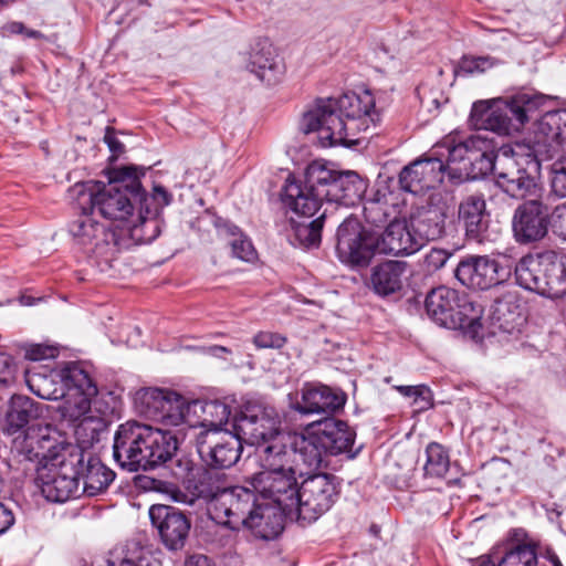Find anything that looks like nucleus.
Segmentation results:
<instances>
[{
	"label": "nucleus",
	"instance_id": "nucleus-54",
	"mask_svg": "<svg viewBox=\"0 0 566 566\" xmlns=\"http://www.w3.org/2000/svg\"><path fill=\"white\" fill-rule=\"evenodd\" d=\"M286 343V338L277 333L259 332L253 337V344L258 349L282 348Z\"/></svg>",
	"mask_w": 566,
	"mask_h": 566
},
{
	"label": "nucleus",
	"instance_id": "nucleus-64",
	"mask_svg": "<svg viewBox=\"0 0 566 566\" xmlns=\"http://www.w3.org/2000/svg\"><path fill=\"white\" fill-rule=\"evenodd\" d=\"M209 352L211 355L216 356V357H223V354H230L231 350L227 347H223V346H212L209 348Z\"/></svg>",
	"mask_w": 566,
	"mask_h": 566
},
{
	"label": "nucleus",
	"instance_id": "nucleus-26",
	"mask_svg": "<svg viewBox=\"0 0 566 566\" xmlns=\"http://www.w3.org/2000/svg\"><path fill=\"white\" fill-rule=\"evenodd\" d=\"M189 408L192 419H195L193 428L190 429V438L195 440L200 431H208L212 437L219 434L231 416L230 406L221 400H193Z\"/></svg>",
	"mask_w": 566,
	"mask_h": 566
},
{
	"label": "nucleus",
	"instance_id": "nucleus-15",
	"mask_svg": "<svg viewBox=\"0 0 566 566\" xmlns=\"http://www.w3.org/2000/svg\"><path fill=\"white\" fill-rule=\"evenodd\" d=\"M336 251L344 263L367 265L377 252L375 232L365 230L356 220H345L337 230Z\"/></svg>",
	"mask_w": 566,
	"mask_h": 566
},
{
	"label": "nucleus",
	"instance_id": "nucleus-13",
	"mask_svg": "<svg viewBox=\"0 0 566 566\" xmlns=\"http://www.w3.org/2000/svg\"><path fill=\"white\" fill-rule=\"evenodd\" d=\"M258 505L253 491L243 486L224 488L216 499L208 514L216 523L231 530L245 527L251 523Z\"/></svg>",
	"mask_w": 566,
	"mask_h": 566
},
{
	"label": "nucleus",
	"instance_id": "nucleus-8",
	"mask_svg": "<svg viewBox=\"0 0 566 566\" xmlns=\"http://www.w3.org/2000/svg\"><path fill=\"white\" fill-rule=\"evenodd\" d=\"M71 443L61 440L50 426L32 424L15 434L10 446V463L23 472L35 471L61 457Z\"/></svg>",
	"mask_w": 566,
	"mask_h": 566
},
{
	"label": "nucleus",
	"instance_id": "nucleus-22",
	"mask_svg": "<svg viewBox=\"0 0 566 566\" xmlns=\"http://www.w3.org/2000/svg\"><path fill=\"white\" fill-rule=\"evenodd\" d=\"M233 436L250 446L263 447L276 434L282 433L279 430V421L269 416L263 410H247L234 418L232 424Z\"/></svg>",
	"mask_w": 566,
	"mask_h": 566
},
{
	"label": "nucleus",
	"instance_id": "nucleus-30",
	"mask_svg": "<svg viewBox=\"0 0 566 566\" xmlns=\"http://www.w3.org/2000/svg\"><path fill=\"white\" fill-rule=\"evenodd\" d=\"M327 454H340L350 451L355 432L347 426L346 422L335 419L325 418L322 421L312 423L310 426Z\"/></svg>",
	"mask_w": 566,
	"mask_h": 566
},
{
	"label": "nucleus",
	"instance_id": "nucleus-16",
	"mask_svg": "<svg viewBox=\"0 0 566 566\" xmlns=\"http://www.w3.org/2000/svg\"><path fill=\"white\" fill-rule=\"evenodd\" d=\"M549 226L547 207L539 200H527L520 205L512 218V230L516 242L533 243L546 237Z\"/></svg>",
	"mask_w": 566,
	"mask_h": 566
},
{
	"label": "nucleus",
	"instance_id": "nucleus-41",
	"mask_svg": "<svg viewBox=\"0 0 566 566\" xmlns=\"http://www.w3.org/2000/svg\"><path fill=\"white\" fill-rule=\"evenodd\" d=\"M135 244H146L154 241L160 233L159 220L139 213L135 221L127 219L120 229Z\"/></svg>",
	"mask_w": 566,
	"mask_h": 566
},
{
	"label": "nucleus",
	"instance_id": "nucleus-58",
	"mask_svg": "<svg viewBox=\"0 0 566 566\" xmlns=\"http://www.w3.org/2000/svg\"><path fill=\"white\" fill-rule=\"evenodd\" d=\"M104 142L107 144L114 157H118L125 150L123 143L116 137L114 129L111 127L106 128Z\"/></svg>",
	"mask_w": 566,
	"mask_h": 566
},
{
	"label": "nucleus",
	"instance_id": "nucleus-43",
	"mask_svg": "<svg viewBox=\"0 0 566 566\" xmlns=\"http://www.w3.org/2000/svg\"><path fill=\"white\" fill-rule=\"evenodd\" d=\"M169 390L170 389L151 387L137 390L134 396V407L136 411L146 418L158 421L163 403L167 397L166 394H168Z\"/></svg>",
	"mask_w": 566,
	"mask_h": 566
},
{
	"label": "nucleus",
	"instance_id": "nucleus-34",
	"mask_svg": "<svg viewBox=\"0 0 566 566\" xmlns=\"http://www.w3.org/2000/svg\"><path fill=\"white\" fill-rule=\"evenodd\" d=\"M409 226L421 249L428 241L442 237L444 233L446 214L439 208H420L411 214Z\"/></svg>",
	"mask_w": 566,
	"mask_h": 566
},
{
	"label": "nucleus",
	"instance_id": "nucleus-55",
	"mask_svg": "<svg viewBox=\"0 0 566 566\" xmlns=\"http://www.w3.org/2000/svg\"><path fill=\"white\" fill-rule=\"evenodd\" d=\"M57 356V348L50 345L33 344L25 348L24 357L28 360L40 361Z\"/></svg>",
	"mask_w": 566,
	"mask_h": 566
},
{
	"label": "nucleus",
	"instance_id": "nucleus-53",
	"mask_svg": "<svg viewBox=\"0 0 566 566\" xmlns=\"http://www.w3.org/2000/svg\"><path fill=\"white\" fill-rule=\"evenodd\" d=\"M111 399L113 398L109 395L98 396V391L95 396L90 397V413L101 416L105 426H107V418L114 412V407L108 401Z\"/></svg>",
	"mask_w": 566,
	"mask_h": 566
},
{
	"label": "nucleus",
	"instance_id": "nucleus-32",
	"mask_svg": "<svg viewBox=\"0 0 566 566\" xmlns=\"http://www.w3.org/2000/svg\"><path fill=\"white\" fill-rule=\"evenodd\" d=\"M343 392L327 386H306L302 392V401L297 410L302 413H333L345 405Z\"/></svg>",
	"mask_w": 566,
	"mask_h": 566
},
{
	"label": "nucleus",
	"instance_id": "nucleus-25",
	"mask_svg": "<svg viewBox=\"0 0 566 566\" xmlns=\"http://www.w3.org/2000/svg\"><path fill=\"white\" fill-rule=\"evenodd\" d=\"M247 69L268 85L279 83L285 73L283 61L268 41L256 42L247 53Z\"/></svg>",
	"mask_w": 566,
	"mask_h": 566
},
{
	"label": "nucleus",
	"instance_id": "nucleus-56",
	"mask_svg": "<svg viewBox=\"0 0 566 566\" xmlns=\"http://www.w3.org/2000/svg\"><path fill=\"white\" fill-rule=\"evenodd\" d=\"M17 365L13 358L0 352V386H8L14 382Z\"/></svg>",
	"mask_w": 566,
	"mask_h": 566
},
{
	"label": "nucleus",
	"instance_id": "nucleus-45",
	"mask_svg": "<svg viewBox=\"0 0 566 566\" xmlns=\"http://www.w3.org/2000/svg\"><path fill=\"white\" fill-rule=\"evenodd\" d=\"M499 566H538L536 547L533 544H518L507 551Z\"/></svg>",
	"mask_w": 566,
	"mask_h": 566
},
{
	"label": "nucleus",
	"instance_id": "nucleus-37",
	"mask_svg": "<svg viewBox=\"0 0 566 566\" xmlns=\"http://www.w3.org/2000/svg\"><path fill=\"white\" fill-rule=\"evenodd\" d=\"M290 444L293 459H297L307 474L322 467L327 452L311 427L307 428L305 434L291 438Z\"/></svg>",
	"mask_w": 566,
	"mask_h": 566
},
{
	"label": "nucleus",
	"instance_id": "nucleus-10",
	"mask_svg": "<svg viewBox=\"0 0 566 566\" xmlns=\"http://www.w3.org/2000/svg\"><path fill=\"white\" fill-rule=\"evenodd\" d=\"M424 306L428 315L440 326L452 329L481 326V307L457 290L447 286L431 290Z\"/></svg>",
	"mask_w": 566,
	"mask_h": 566
},
{
	"label": "nucleus",
	"instance_id": "nucleus-61",
	"mask_svg": "<svg viewBox=\"0 0 566 566\" xmlns=\"http://www.w3.org/2000/svg\"><path fill=\"white\" fill-rule=\"evenodd\" d=\"M182 566H214L209 557L202 554H192L188 556Z\"/></svg>",
	"mask_w": 566,
	"mask_h": 566
},
{
	"label": "nucleus",
	"instance_id": "nucleus-63",
	"mask_svg": "<svg viewBox=\"0 0 566 566\" xmlns=\"http://www.w3.org/2000/svg\"><path fill=\"white\" fill-rule=\"evenodd\" d=\"M3 33L6 34H23L25 31V25L19 21H12L3 25Z\"/></svg>",
	"mask_w": 566,
	"mask_h": 566
},
{
	"label": "nucleus",
	"instance_id": "nucleus-24",
	"mask_svg": "<svg viewBox=\"0 0 566 566\" xmlns=\"http://www.w3.org/2000/svg\"><path fill=\"white\" fill-rule=\"evenodd\" d=\"M67 450L71 453H80L82 455L83 461L76 468L78 483L81 484L82 482L81 494L96 496L104 493L114 481L115 472L90 451H84L72 444H70Z\"/></svg>",
	"mask_w": 566,
	"mask_h": 566
},
{
	"label": "nucleus",
	"instance_id": "nucleus-47",
	"mask_svg": "<svg viewBox=\"0 0 566 566\" xmlns=\"http://www.w3.org/2000/svg\"><path fill=\"white\" fill-rule=\"evenodd\" d=\"M325 214L323 213L321 217L312 220L307 224L300 223L295 227V237L298 242L306 247L313 248L318 247L321 243V233L324 224Z\"/></svg>",
	"mask_w": 566,
	"mask_h": 566
},
{
	"label": "nucleus",
	"instance_id": "nucleus-4",
	"mask_svg": "<svg viewBox=\"0 0 566 566\" xmlns=\"http://www.w3.org/2000/svg\"><path fill=\"white\" fill-rule=\"evenodd\" d=\"M65 388L64 401L60 407L62 417L72 422L76 448L87 451L106 429L101 416L90 413V397L97 392V386L77 364H67L61 370ZM74 447V444H72Z\"/></svg>",
	"mask_w": 566,
	"mask_h": 566
},
{
	"label": "nucleus",
	"instance_id": "nucleus-5",
	"mask_svg": "<svg viewBox=\"0 0 566 566\" xmlns=\"http://www.w3.org/2000/svg\"><path fill=\"white\" fill-rule=\"evenodd\" d=\"M545 104L542 95L520 93L507 99L479 101L471 109L474 124L499 135L518 132Z\"/></svg>",
	"mask_w": 566,
	"mask_h": 566
},
{
	"label": "nucleus",
	"instance_id": "nucleus-48",
	"mask_svg": "<svg viewBox=\"0 0 566 566\" xmlns=\"http://www.w3.org/2000/svg\"><path fill=\"white\" fill-rule=\"evenodd\" d=\"M562 155L552 165V191L559 198L566 197V143L563 144L558 153Z\"/></svg>",
	"mask_w": 566,
	"mask_h": 566
},
{
	"label": "nucleus",
	"instance_id": "nucleus-35",
	"mask_svg": "<svg viewBox=\"0 0 566 566\" xmlns=\"http://www.w3.org/2000/svg\"><path fill=\"white\" fill-rule=\"evenodd\" d=\"M43 405L34 401L30 397L15 395L11 398L6 415L4 431L8 434L15 436L25 430L29 423L42 416Z\"/></svg>",
	"mask_w": 566,
	"mask_h": 566
},
{
	"label": "nucleus",
	"instance_id": "nucleus-27",
	"mask_svg": "<svg viewBox=\"0 0 566 566\" xmlns=\"http://www.w3.org/2000/svg\"><path fill=\"white\" fill-rule=\"evenodd\" d=\"M377 253L392 255H410L420 250L417 239L406 220L391 221L382 233L375 232Z\"/></svg>",
	"mask_w": 566,
	"mask_h": 566
},
{
	"label": "nucleus",
	"instance_id": "nucleus-28",
	"mask_svg": "<svg viewBox=\"0 0 566 566\" xmlns=\"http://www.w3.org/2000/svg\"><path fill=\"white\" fill-rule=\"evenodd\" d=\"M181 436L174 433L172 430L163 428H153L149 426L146 448H144V459L142 470H153L168 461L178 449Z\"/></svg>",
	"mask_w": 566,
	"mask_h": 566
},
{
	"label": "nucleus",
	"instance_id": "nucleus-11",
	"mask_svg": "<svg viewBox=\"0 0 566 566\" xmlns=\"http://www.w3.org/2000/svg\"><path fill=\"white\" fill-rule=\"evenodd\" d=\"M60 455L46 465H40L35 478L43 496L48 501L56 503H63L81 495L76 468L83 461L82 455L71 453L67 449Z\"/></svg>",
	"mask_w": 566,
	"mask_h": 566
},
{
	"label": "nucleus",
	"instance_id": "nucleus-51",
	"mask_svg": "<svg viewBox=\"0 0 566 566\" xmlns=\"http://www.w3.org/2000/svg\"><path fill=\"white\" fill-rule=\"evenodd\" d=\"M493 65L494 62L489 56H464L459 64L458 73L465 75L483 73Z\"/></svg>",
	"mask_w": 566,
	"mask_h": 566
},
{
	"label": "nucleus",
	"instance_id": "nucleus-7",
	"mask_svg": "<svg viewBox=\"0 0 566 566\" xmlns=\"http://www.w3.org/2000/svg\"><path fill=\"white\" fill-rule=\"evenodd\" d=\"M493 150H496L494 140L481 134L471 135L463 140L450 134L436 144L431 153L434 157L442 158L450 176L453 177V170H457L459 177L465 175L475 178L489 174Z\"/></svg>",
	"mask_w": 566,
	"mask_h": 566
},
{
	"label": "nucleus",
	"instance_id": "nucleus-2",
	"mask_svg": "<svg viewBox=\"0 0 566 566\" xmlns=\"http://www.w3.org/2000/svg\"><path fill=\"white\" fill-rule=\"evenodd\" d=\"M379 120L374 95L364 91L317 99L303 114L300 126L305 134L317 133L322 147H349L358 144L359 133L375 127Z\"/></svg>",
	"mask_w": 566,
	"mask_h": 566
},
{
	"label": "nucleus",
	"instance_id": "nucleus-1",
	"mask_svg": "<svg viewBox=\"0 0 566 566\" xmlns=\"http://www.w3.org/2000/svg\"><path fill=\"white\" fill-rule=\"evenodd\" d=\"M566 140V109L545 113L522 142L497 154L492 151L489 172L497 186L513 198L537 195L541 161L552 159Z\"/></svg>",
	"mask_w": 566,
	"mask_h": 566
},
{
	"label": "nucleus",
	"instance_id": "nucleus-33",
	"mask_svg": "<svg viewBox=\"0 0 566 566\" xmlns=\"http://www.w3.org/2000/svg\"><path fill=\"white\" fill-rule=\"evenodd\" d=\"M458 218L468 238L482 241L489 228V213L482 196L471 195L463 199L459 205Z\"/></svg>",
	"mask_w": 566,
	"mask_h": 566
},
{
	"label": "nucleus",
	"instance_id": "nucleus-44",
	"mask_svg": "<svg viewBox=\"0 0 566 566\" xmlns=\"http://www.w3.org/2000/svg\"><path fill=\"white\" fill-rule=\"evenodd\" d=\"M426 455L427 460L423 468L426 475L441 478L448 472L450 460L448 452L441 444L437 442L429 443L426 448Z\"/></svg>",
	"mask_w": 566,
	"mask_h": 566
},
{
	"label": "nucleus",
	"instance_id": "nucleus-62",
	"mask_svg": "<svg viewBox=\"0 0 566 566\" xmlns=\"http://www.w3.org/2000/svg\"><path fill=\"white\" fill-rule=\"evenodd\" d=\"M154 199L158 200L163 206H168L171 201V195L163 186H155Z\"/></svg>",
	"mask_w": 566,
	"mask_h": 566
},
{
	"label": "nucleus",
	"instance_id": "nucleus-59",
	"mask_svg": "<svg viewBox=\"0 0 566 566\" xmlns=\"http://www.w3.org/2000/svg\"><path fill=\"white\" fill-rule=\"evenodd\" d=\"M553 220L555 226L566 235V201L555 207Z\"/></svg>",
	"mask_w": 566,
	"mask_h": 566
},
{
	"label": "nucleus",
	"instance_id": "nucleus-21",
	"mask_svg": "<svg viewBox=\"0 0 566 566\" xmlns=\"http://www.w3.org/2000/svg\"><path fill=\"white\" fill-rule=\"evenodd\" d=\"M149 517L166 548L179 551L185 546L190 521L184 513L172 506L153 505L149 509Z\"/></svg>",
	"mask_w": 566,
	"mask_h": 566
},
{
	"label": "nucleus",
	"instance_id": "nucleus-57",
	"mask_svg": "<svg viewBox=\"0 0 566 566\" xmlns=\"http://www.w3.org/2000/svg\"><path fill=\"white\" fill-rule=\"evenodd\" d=\"M365 220L374 226H378L386 221L384 207L378 201H368L364 206Z\"/></svg>",
	"mask_w": 566,
	"mask_h": 566
},
{
	"label": "nucleus",
	"instance_id": "nucleus-36",
	"mask_svg": "<svg viewBox=\"0 0 566 566\" xmlns=\"http://www.w3.org/2000/svg\"><path fill=\"white\" fill-rule=\"evenodd\" d=\"M274 503H258L247 528L262 539H274L283 531V515H292Z\"/></svg>",
	"mask_w": 566,
	"mask_h": 566
},
{
	"label": "nucleus",
	"instance_id": "nucleus-19",
	"mask_svg": "<svg viewBox=\"0 0 566 566\" xmlns=\"http://www.w3.org/2000/svg\"><path fill=\"white\" fill-rule=\"evenodd\" d=\"M223 490L224 486L221 485L219 474L203 468L197 470V474L184 485V489L174 484L165 486V492L174 502L193 505L197 501H203L208 505L207 510L211 507Z\"/></svg>",
	"mask_w": 566,
	"mask_h": 566
},
{
	"label": "nucleus",
	"instance_id": "nucleus-38",
	"mask_svg": "<svg viewBox=\"0 0 566 566\" xmlns=\"http://www.w3.org/2000/svg\"><path fill=\"white\" fill-rule=\"evenodd\" d=\"M283 202L301 217H313L321 208L323 200L307 188V184L287 179L284 187Z\"/></svg>",
	"mask_w": 566,
	"mask_h": 566
},
{
	"label": "nucleus",
	"instance_id": "nucleus-9",
	"mask_svg": "<svg viewBox=\"0 0 566 566\" xmlns=\"http://www.w3.org/2000/svg\"><path fill=\"white\" fill-rule=\"evenodd\" d=\"M304 182L323 201L352 206L358 201L365 190L364 181L354 171H338L334 165L324 160H314L305 169Z\"/></svg>",
	"mask_w": 566,
	"mask_h": 566
},
{
	"label": "nucleus",
	"instance_id": "nucleus-23",
	"mask_svg": "<svg viewBox=\"0 0 566 566\" xmlns=\"http://www.w3.org/2000/svg\"><path fill=\"white\" fill-rule=\"evenodd\" d=\"M446 165L442 158L430 156L418 159L405 167L399 175V184L402 190L411 193H421L436 188L443 181Z\"/></svg>",
	"mask_w": 566,
	"mask_h": 566
},
{
	"label": "nucleus",
	"instance_id": "nucleus-50",
	"mask_svg": "<svg viewBox=\"0 0 566 566\" xmlns=\"http://www.w3.org/2000/svg\"><path fill=\"white\" fill-rule=\"evenodd\" d=\"M201 467H198L189 457L182 455L177 458L171 462V473L172 475L182 482L185 485L192 476L197 474V470H200Z\"/></svg>",
	"mask_w": 566,
	"mask_h": 566
},
{
	"label": "nucleus",
	"instance_id": "nucleus-3",
	"mask_svg": "<svg viewBox=\"0 0 566 566\" xmlns=\"http://www.w3.org/2000/svg\"><path fill=\"white\" fill-rule=\"evenodd\" d=\"M144 174L136 166H123L113 171L108 185L93 180L78 182L71 193L78 209H93L107 220L125 223L133 217L134 201L146 200L140 184Z\"/></svg>",
	"mask_w": 566,
	"mask_h": 566
},
{
	"label": "nucleus",
	"instance_id": "nucleus-42",
	"mask_svg": "<svg viewBox=\"0 0 566 566\" xmlns=\"http://www.w3.org/2000/svg\"><path fill=\"white\" fill-rule=\"evenodd\" d=\"M80 210L81 213L70 223L69 231L77 244L87 245L103 233L104 227L93 218V209Z\"/></svg>",
	"mask_w": 566,
	"mask_h": 566
},
{
	"label": "nucleus",
	"instance_id": "nucleus-17",
	"mask_svg": "<svg viewBox=\"0 0 566 566\" xmlns=\"http://www.w3.org/2000/svg\"><path fill=\"white\" fill-rule=\"evenodd\" d=\"M149 426L138 422L120 424L114 437L113 455L130 471L142 470Z\"/></svg>",
	"mask_w": 566,
	"mask_h": 566
},
{
	"label": "nucleus",
	"instance_id": "nucleus-14",
	"mask_svg": "<svg viewBox=\"0 0 566 566\" xmlns=\"http://www.w3.org/2000/svg\"><path fill=\"white\" fill-rule=\"evenodd\" d=\"M302 470L290 472H258L251 476V485L263 497L271 499L287 513H294L300 486L297 476L306 475Z\"/></svg>",
	"mask_w": 566,
	"mask_h": 566
},
{
	"label": "nucleus",
	"instance_id": "nucleus-60",
	"mask_svg": "<svg viewBox=\"0 0 566 566\" xmlns=\"http://www.w3.org/2000/svg\"><path fill=\"white\" fill-rule=\"evenodd\" d=\"M14 523V516L11 510L0 503V534L9 530Z\"/></svg>",
	"mask_w": 566,
	"mask_h": 566
},
{
	"label": "nucleus",
	"instance_id": "nucleus-46",
	"mask_svg": "<svg viewBox=\"0 0 566 566\" xmlns=\"http://www.w3.org/2000/svg\"><path fill=\"white\" fill-rule=\"evenodd\" d=\"M148 552L134 545L126 551L113 552L106 562V566H150L146 563Z\"/></svg>",
	"mask_w": 566,
	"mask_h": 566
},
{
	"label": "nucleus",
	"instance_id": "nucleus-29",
	"mask_svg": "<svg viewBox=\"0 0 566 566\" xmlns=\"http://www.w3.org/2000/svg\"><path fill=\"white\" fill-rule=\"evenodd\" d=\"M290 440V436L280 433L258 449L259 462L262 469L260 472H290L291 470L303 469L297 459H293Z\"/></svg>",
	"mask_w": 566,
	"mask_h": 566
},
{
	"label": "nucleus",
	"instance_id": "nucleus-39",
	"mask_svg": "<svg viewBox=\"0 0 566 566\" xmlns=\"http://www.w3.org/2000/svg\"><path fill=\"white\" fill-rule=\"evenodd\" d=\"M407 263L403 261H386L371 270L370 285L374 292L387 296L398 292L402 287V277Z\"/></svg>",
	"mask_w": 566,
	"mask_h": 566
},
{
	"label": "nucleus",
	"instance_id": "nucleus-18",
	"mask_svg": "<svg viewBox=\"0 0 566 566\" xmlns=\"http://www.w3.org/2000/svg\"><path fill=\"white\" fill-rule=\"evenodd\" d=\"M196 444L207 464L218 469L237 463L242 451L241 440L229 430L214 437L209 436L208 431H200L196 436Z\"/></svg>",
	"mask_w": 566,
	"mask_h": 566
},
{
	"label": "nucleus",
	"instance_id": "nucleus-20",
	"mask_svg": "<svg viewBox=\"0 0 566 566\" xmlns=\"http://www.w3.org/2000/svg\"><path fill=\"white\" fill-rule=\"evenodd\" d=\"M454 274L469 289L488 290L503 282L510 272L489 256H468L460 261Z\"/></svg>",
	"mask_w": 566,
	"mask_h": 566
},
{
	"label": "nucleus",
	"instance_id": "nucleus-40",
	"mask_svg": "<svg viewBox=\"0 0 566 566\" xmlns=\"http://www.w3.org/2000/svg\"><path fill=\"white\" fill-rule=\"evenodd\" d=\"M218 235L227 240L231 247L232 255L245 262H253L258 258L256 250L248 235H245L235 224L228 220L218 219L216 221Z\"/></svg>",
	"mask_w": 566,
	"mask_h": 566
},
{
	"label": "nucleus",
	"instance_id": "nucleus-31",
	"mask_svg": "<svg viewBox=\"0 0 566 566\" xmlns=\"http://www.w3.org/2000/svg\"><path fill=\"white\" fill-rule=\"evenodd\" d=\"M166 395L157 422L165 429H175L172 432L181 436L182 439L190 437V429L193 428L195 423L189 408L191 401L174 390H169Z\"/></svg>",
	"mask_w": 566,
	"mask_h": 566
},
{
	"label": "nucleus",
	"instance_id": "nucleus-12",
	"mask_svg": "<svg viewBox=\"0 0 566 566\" xmlns=\"http://www.w3.org/2000/svg\"><path fill=\"white\" fill-rule=\"evenodd\" d=\"M339 494V483L333 474H312L300 485L294 513L297 518L312 523L326 513Z\"/></svg>",
	"mask_w": 566,
	"mask_h": 566
},
{
	"label": "nucleus",
	"instance_id": "nucleus-6",
	"mask_svg": "<svg viewBox=\"0 0 566 566\" xmlns=\"http://www.w3.org/2000/svg\"><path fill=\"white\" fill-rule=\"evenodd\" d=\"M514 277L522 289L556 300L566 295V258L554 251L528 253L514 268Z\"/></svg>",
	"mask_w": 566,
	"mask_h": 566
},
{
	"label": "nucleus",
	"instance_id": "nucleus-49",
	"mask_svg": "<svg viewBox=\"0 0 566 566\" xmlns=\"http://www.w3.org/2000/svg\"><path fill=\"white\" fill-rule=\"evenodd\" d=\"M397 390L406 397L413 398V405L418 407V410H427L432 407L431 390L424 385L399 386Z\"/></svg>",
	"mask_w": 566,
	"mask_h": 566
},
{
	"label": "nucleus",
	"instance_id": "nucleus-52",
	"mask_svg": "<svg viewBox=\"0 0 566 566\" xmlns=\"http://www.w3.org/2000/svg\"><path fill=\"white\" fill-rule=\"evenodd\" d=\"M451 255L446 249L432 248L423 258V268L427 272H436L444 266Z\"/></svg>",
	"mask_w": 566,
	"mask_h": 566
}]
</instances>
